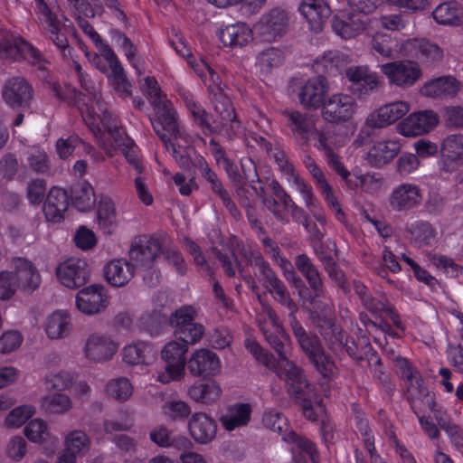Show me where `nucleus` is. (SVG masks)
<instances>
[{
    "label": "nucleus",
    "instance_id": "1",
    "mask_svg": "<svg viewBox=\"0 0 463 463\" xmlns=\"http://www.w3.org/2000/svg\"><path fill=\"white\" fill-rule=\"evenodd\" d=\"M290 326L302 352L316 370L323 376H328L332 373L335 368L334 361L326 353L319 337L316 334L306 331L296 317H291Z\"/></svg>",
    "mask_w": 463,
    "mask_h": 463
},
{
    "label": "nucleus",
    "instance_id": "2",
    "mask_svg": "<svg viewBox=\"0 0 463 463\" xmlns=\"http://www.w3.org/2000/svg\"><path fill=\"white\" fill-rule=\"evenodd\" d=\"M152 106L156 111V117L150 118L151 124L165 148L168 149L170 141L184 138V133L177 122L176 112L167 99Z\"/></svg>",
    "mask_w": 463,
    "mask_h": 463
},
{
    "label": "nucleus",
    "instance_id": "3",
    "mask_svg": "<svg viewBox=\"0 0 463 463\" xmlns=\"http://www.w3.org/2000/svg\"><path fill=\"white\" fill-rule=\"evenodd\" d=\"M211 100L216 113V119L223 131V136L232 139L241 128V122L238 120L235 109L231 99L223 92L222 89L216 86H209Z\"/></svg>",
    "mask_w": 463,
    "mask_h": 463
},
{
    "label": "nucleus",
    "instance_id": "4",
    "mask_svg": "<svg viewBox=\"0 0 463 463\" xmlns=\"http://www.w3.org/2000/svg\"><path fill=\"white\" fill-rule=\"evenodd\" d=\"M276 373L285 381L287 392L292 399L303 398L313 393L314 387L308 383L304 371L294 362L288 359L279 362Z\"/></svg>",
    "mask_w": 463,
    "mask_h": 463
},
{
    "label": "nucleus",
    "instance_id": "5",
    "mask_svg": "<svg viewBox=\"0 0 463 463\" xmlns=\"http://www.w3.org/2000/svg\"><path fill=\"white\" fill-rule=\"evenodd\" d=\"M289 27V15L287 10L273 7L262 14L254 25L256 33L265 42H272L285 35Z\"/></svg>",
    "mask_w": 463,
    "mask_h": 463
},
{
    "label": "nucleus",
    "instance_id": "6",
    "mask_svg": "<svg viewBox=\"0 0 463 463\" xmlns=\"http://www.w3.org/2000/svg\"><path fill=\"white\" fill-rule=\"evenodd\" d=\"M187 351L188 345L176 338L165 345L161 356L166 364L165 373L158 377L161 383H168L172 380H179L184 376L186 364L184 355Z\"/></svg>",
    "mask_w": 463,
    "mask_h": 463
},
{
    "label": "nucleus",
    "instance_id": "7",
    "mask_svg": "<svg viewBox=\"0 0 463 463\" xmlns=\"http://www.w3.org/2000/svg\"><path fill=\"white\" fill-rule=\"evenodd\" d=\"M381 71L387 77L390 84L399 88L414 85L422 75L420 65L408 60L383 64Z\"/></svg>",
    "mask_w": 463,
    "mask_h": 463
},
{
    "label": "nucleus",
    "instance_id": "8",
    "mask_svg": "<svg viewBox=\"0 0 463 463\" xmlns=\"http://www.w3.org/2000/svg\"><path fill=\"white\" fill-rule=\"evenodd\" d=\"M355 109L356 102L353 97L335 94L325 101L322 107V118L331 124H342L353 118Z\"/></svg>",
    "mask_w": 463,
    "mask_h": 463
},
{
    "label": "nucleus",
    "instance_id": "9",
    "mask_svg": "<svg viewBox=\"0 0 463 463\" xmlns=\"http://www.w3.org/2000/svg\"><path fill=\"white\" fill-rule=\"evenodd\" d=\"M56 274L62 285L75 289L89 281L90 272L85 260L70 258L56 268Z\"/></svg>",
    "mask_w": 463,
    "mask_h": 463
},
{
    "label": "nucleus",
    "instance_id": "10",
    "mask_svg": "<svg viewBox=\"0 0 463 463\" xmlns=\"http://www.w3.org/2000/svg\"><path fill=\"white\" fill-rule=\"evenodd\" d=\"M2 97L12 108H29L33 98V89L25 78L13 76L5 80Z\"/></svg>",
    "mask_w": 463,
    "mask_h": 463
},
{
    "label": "nucleus",
    "instance_id": "11",
    "mask_svg": "<svg viewBox=\"0 0 463 463\" xmlns=\"http://www.w3.org/2000/svg\"><path fill=\"white\" fill-rule=\"evenodd\" d=\"M345 76L353 83V94L359 99L367 98L382 86L378 75L367 66H351L345 71Z\"/></svg>",
    "mask_w": 463,
    "mask_h": 463
},
{
    "label": "nucleus",
    "instance_id": "12",
    "mask_svg": "<svg viewBox=\"0 0 463 463\" xmlns=\"http://www.w3.org/2000/svg\"><path fill=\"white\" fill-rule=\"evenodd\" d=\"M68 100L69 104L74 105L80 111L83 120L90 128L95 137L97 138L99 146L107 152L109 156H112L110 149L107 146L106 143L102 140V131L97 123V118H100V113L95 110L93 105L90 106L84 100V94L76 90L75 88L68 87Z\"/></svg>",
    "mask_w": 463,
    "mask_h": 463
},
{
    "label": "nucleus",
    "instance_id": "13",
    "mask_svg": "<svg viewBox=\"0 0 463 463\" xmlns=\"http://www.w3.org/2000/svg\"><path fill=\"white\" fill-rule=\"evenodd\" d=\"M186 366L194 377L208 378L220 373L221 361L214 352L201 348L192 354Z\"/></svg>",
    "mask_w": 463,
    "mask_h": 463
},
{
    "label": "nucleus",
    "instance_id": "14",
    "mask_svg": "<svg viewBox=\"0 0 463 463\" xmlns=\"http://www.w3.org/2000/svg\"><path fill=\"white\" fill-rule=\"evenodd\" d=\"M439 123V116L433 110H421L410 114L399 124L400 133L405 137L423 135L431 131Z\"/></svg>",
    "mask_w": 463,
    "mask_h": 463
},
{
    "label": "nucleus",
    "instance_id": "15",
    "mask_svg": "<svg viewBox=\"0 0 463 463\" xmlns=\"http://www.w3.org/2000/svg\"><path fill=\"white\" fill-rule=\"evenodd\" d=\"M162 250V245L158 239L144 236L131 245L129 258L137 267L151 269Z\"/></svg>",
    "mask_w": 463,
    "mask_h": 463
},
{
    "label": "nucleus",
    "instance_id": "16",
    "mask_svg": "<svg viewBox=\"0 0 463 463\" xmlns=\"http://www.w3.org/2000/svg\"><path fill=\"white\" fill-rule=\"evenodd\" d=\"M364 16L355 11H340L332 20L334 32L344 39H351L361 33L366 25Z\"/></svg>",
    "mask_w": 463,
    "mask_h": 463
},
{
    "label": "nucleus",
    "instance_id": "17",
    "mask_svg": "<svg viewBox=\"0 0 463 463\" xmlns=\"http://www.w3.org/2000/svg\"><path fill=\"white\" fill-rule=\"evenodd\" d=\"M108 298L104 288L91 285L80 290L76 295V306L84 314L93 315L102 311L107 306Z\"/></svg>",
    "mask_w": 463,
    "mask_h": 463
},
{
    "label": "nucleus",
    "instance_id": "18",
    "mask_svg": "<svg viewBox=\"0 0 463 463\" xmlns=\"http://www.w3.org/2000/svg\"><path fill=\"white\" fill-rule=\"evenodd\" d=\"M410 109L405 101L385 104L373 111L366 118V123L373 128H385L402 118Z\"/></svg>",
    "mask_w": 463,
    "mask_h": 463
},
{
    "label": "nucleus",
    "instance_id": "19",
    "mask_svg": "<svg viewBox=\"0 0 463 463\" xmlns=\"http://www.w3.org/2000/svg\"><path fill=\"white\" fill-rule=\"evenodd\" d=\"M117 349V344L109 336L91 334L86 340L84 353L88 359L102 362L110 359Z\"/></svg>",
    "mask_w": 463,
    "mask_h": 463
},
{
    "label": "nucleus",
    "instance_id": "20",
    "mask_svg": "<svg viewBox=\"0 0 463 463\" xmlns=\"http://www.w3.org/2000/svg\"><path fill=\"white\" fill-rule=\"evenodd\" d=\"M328 90L327 80L324 76L309 79L298 94L300 103L307 109H317L324 105Z\"/></svg>",
    "mask_w": 463,
    "mask_h": 463
},
{
    "label": "nucleus",
    "instance_id": "21",
    "mask_svg": "<svg viewBox=\"0 0 463 463\" xmlns=\"http://www.w3.org/2000/svg\"><path fill=\"white\" fill-rule=\"evenodd\" d=\"M188 430L194 440L200 444L211 442L216 436L215 420L204 412H196L188 421Z\"/></svg>",
    "mask_w": 463,
    "mask_h": 463
},
{
    "label": "nucleus",
    "instance_id": "22",
    "mask_svg": "<svg viewBox=\"0 0 463 463\" xmlns=\"http://www.w3.org/2000/svg\"><path fill=\"white\" fill-rule=\"evenodd\" d=\"M284 441L291 444L294 463H318V453L314 443L296 432L287 433Z\"/></svg>",
    "mask_w": 463,
    "mask_h": 463
},
{
    "label": "nucleus",
    "instance_id": "23",
    "mask_svg": "<svg viewBox=\"0 0 463 463\" xmlns=\"http://www.w3.org/2000/svg\"><path fill=\"white\" fill-rule=\"evenodd\" d=\"M460 90V84L452 76H441L427 81L420 89V93L432 99L454 98Z\"/></svg>",
    "mask_w": 463,
    "mask_h": 463
},
{
    "label": "nucleus",
    "instance_id": "24",
    "mask_svg": "<svg viewBox=\"0 0 463 463\" xmlns=\"http://www.w3.org/2000/svg\"><path fill=\"white\" fill-rule=\"evenodd\" d=\"M69 207V195L66 190L52 188L43 205V213L50 222L57 223L64 219V213Z\"/></svg>",
    "mask_w": 463,
    "mask_h": 463
},
{
    "label": "nucleus",
    "instance_id": "25",
    "mask_svg": "<svg viewBox=\"0 0 463 463\" xmlns=\"http://www.w3.org/2000/svg\"><path fill=\"white\" fill-rule=\"evenodd\" d=\"M421 194L419 187L411 184H402L393 189L389 203L390 206L398 212L411 210L420 204Z\"/></svg>",
    "mask_w": 463,
    "mask_h": 463
},
{
    "label": "nucleus",
    "instance_id": "26",
    "mask_svg": "<svg viewBox=\"0 0 463 463\" xmlns=\"http://www.w3.org/2000/svg\"><path fill=\"white\" fill-rule=\"evenodd\" d=\"M298 9L314 32L323 30L324 24L331 14L329 6L322 0H303Z\"/></svg>",
    "mask_w": 463,
    "mask_h": 463
},
{
    "label": "nucleus",
    "instance_id": "27",
    "mask_svg": "<svg viewBox=\"0 0 463 463\" xmlns=\"http://www.w3.org/2000/svg\"><path fill=\"white\" fill-rule=\"evenodd\" d=\"M407 392L411 408L417 416L427 410H433L436 405L434 395L424 386L421 378L411 383L407 387Z\"/></svg>",
    "mask_w": 463,
    "mask_h": 463
},
{
    "label": "nucleus",
    "instance_id": "28",
    "mask_svg": "<svg viewBox=\"0 0 463 463\" xmlns=\"http://www.w3.org/2000/svg\"><path fill=\"white\" fill-rule=\"evenodd\" d=\"M13 266L14 271L12 273L17 281V288L20 286L23 290L32 292L39 286L41 276L31 261L16 258L13 260Z\"/></svg>",
    "mask_w": 463,
    "mask_h": 463
},
{
    "label": "nucleus",
    "instance_id": "29",
    "mask_svg": "<svg viewBox=\"0 0 463 463\" xmlns=\"http://www.w3.org/2000/svg\"><path fill=\"white\" fill-rule=\"evenodd\" d=\"M295 267L306 279L309 288L313 291L316 298L324 296V283L321 274L313 263L312 260L306 254H298L294 260Z\"/></svg>",
    "mask_w": 463,
    "mask_h": 463
},
{
    "label": "nucleus",
    "instance_id": "30",
    "mask_svg": "<svg viewBox=\"0 0 463 463\" xmlns=\"http://www.w3.org/2000/svg\"><path fill=\"white\" fill-rule=\"evenodd\" d=\"M106 61L111 70V81L115 91L123 99L131 95L132 85L128 81L123 67L112 49H106Z\"/></svg>",
    "mask_w": 463,
    "mask_h": 463
},
{
    "label": "nucleus",
    "instance_id": "31",
    "mask_svg": "<svg viewBox=\"0 0 463 463\" xmlns=\"http://www.w3.org/2000/svg\"><path fill=\"white\" fill-rule=\"evenodd\" d=\"M283 115L288 118V125L294 133H297L305 143H308L313 132L316 131V121L308 114L298 110H284Z\"/></svg>",
    "mask_w": 463,
    "mask_h": 463
},
{
    "label": "nucleus",
    "instance_id": "32",
    "mask_svg": "<svg viewBox=\"0 0 463 463\" xmlns=\"http://www.w3.org/2000/svg\"><path fill=\"white\" fill-rule=\"evenodd\" d=\"M262 311L270 320L272 325L278 329V334L270 333L268 334L266 331L264 332L267 342L269 345L275 350L278 354L280 362H283L288 359L286 351H285V344L283 339L285 335L282 332L281 323L279 321V317L277 316L275 310L267 303H262Z\"/></svg>",
    "mask_w": 463,
    "mask_h": 463
},
{
    "label": "nucleus",
    "instance_id": "33",
    "mask_svg": "<svg viewBox=\"0 0 463 463\" xmlns=\"http://www.w3.org/2000/svg\"><path fill=\"white\" fill-rule=\"evenodd\" d=\"M134 276V265L123 260H111L105 267V277L115 287L125 286Z\"/></svg>",
    "mask_w": 463,
    "mask_h": 463
},
{
    "label": "nucleus",
    "instance_id": "34",
    "mask_svg": "<svg viewBox=\"0 0 463 463\" xmlns=\"http://www.w3.org/2000/svg\"><path fill=\"white\" fill-rule=\"evenodd\" d=\"M44 329L51 339L64 338L71 331V317L65 311H55L46 318Z\"/></svg>",
    "mask_w": 463,
    "mask_h": 463
},
{
    "label": "nucleus",
    "instance_id": "35",
    "mask_svg": "<svg viewBox=\"0 0 463 463\" xmlns=\"http://www.w3.org/2000/svg\"><path fill=\"white\" fill-rule=\"evenodd\" d=\"M219 38L226 46L241 47L251 40V31L245 24H231L220 31Z\"/></svg>",
    "mask_w": 463,
    "mask_h": 463
},
{
    "label": "nucleus",
    "instance_id": "36",
    "mask_svg": "<svg viewBox=\"0 0 463 463\" xmlns=\"http://www.w3.org/2000/svg\"><path fill=\"white\" fill-rule=\"evenodd\" d=\"M399 149V144L394 141L378 142L369 150L367 160L373 166L381 167L392 161Z\"/></svg>",
    "mask_w": 463,
    "mask_h": 463
},
{
    "label": "nucleus",
    "instance_id": "37",
    "mask_svg": "<svg viewBox=\"0 0 463 463\" xmlns=\"http://www.w3.org/2000/svg\"><path fill=\"white\" fill-rule=\"evenodd\" d=\"M250 407L246 403L231 406L227 412L220 417L222 427L232 431L238 427L245 426L250 419Z\"/></svg>",
    "mask_w": 463,
    "mask_h": 463
},
{
    "label": "nucleus",
    "instance_id": "38",
    "mask_svg": "<svg viewBox=\"0 0 463 463\" xmlns=\"http://www.w3.org/2000/svg\"><path fill=\"white\" fill-rule=\"evenodd\" d=\"M72 204L80 212L90 211L95 204L93 187L87 182H80L71 188Z\"/></svg>",
    "mask_w": 463,
    "mask_h": 463
},
{
    "label": "nucleus",
    "instance_id": "39",
    "mask_svg": "<svg viewBox=\"0 0 463 463\" xmlns=\"http://www.w3.org/2000/svg\"><path fill=\"white\" fill-rule=\"evenodd\" d=\"M221 392V387L214 381L194 384L188 390V395L192 400L205 404L215 402L220 398Z\"/></svg>",
    "mask_w": 463,
    "mask_h": 463
},
{
    "label": "nucleus",
    "instance_id": "40",
    "mask_svg": "<svg viewBox=\"0 0 463 463\" xmlns=\"http://www.w3.org/2000/svg\"><path fill=\"white\" fill-rule=\"evenodd\" d=\"M155 355L154 348L146 342H137L124 348L123 360L128 364H146Z\"/></svg>",
    "mask_w": 463,
    "mask_h": 463
},
{
    "label": "nucleus",
    "instance_id": "41",
    "mask_svg": "<svg viewBox=\"0 0 463 463\" xmlns=\"http://www.w3.org/2000/svg\"><path fill=\"white\" fill-rule=\"evenodd\" d=\"M434 20L443 25H463V12L458 10L451 4H440L432 12Z\"/></svg>",
    "mask_w": 463,
    "mask_h": 463
},
{
    "label": "nucleus",
    "instance_id": "42",
    "mask_svg": "<svg viewBox=\"0 0 463 463\" xmlns=\"http://www.w3.org/2000/svg\"><path fill=\"white\" fill-rule=\"evenodd\" d=\"M150 440L160 448H169L176 444L190 443L185 437H176L173 430L164 425L154 427L149 432Z\"/></svg>",
    "mask_w": 463,
    "mask_h": 463
},
{
    "label": "nucleus",
    "instance_id": "43",
    "mask_svg": "<svg viewBox=\"0 0 463 463\" xmlns=\"http://www.w3.org/2000/svg\"><path fill=\"white\" fill-rule=\"evenodd\" d=\"M72 407L71 398L63 393H53L42 399V408L50 414H63Z\"/></svg>",
    "mask_w": 463,
    "mask_h": 463
},
{
    "label": "nucleus",
    "instance_id": "44",
    "mask_svg": "<svg viewBox=\"0 0 463 463\" xmlns=\"http://www.w3.org/2000/svg\"><path fill=\"white\" fill-rule=\"evenodd\" d=\"M133 385L127 377L109 380L106 384V393L118 402H126L133 394Z\"/></svg>",
    "mask_w": 463,
    "mask_h": 463
},
{
    "label": "nucleus",
    "instance_id": "45",
    "mask_svg": "<svg viewBox=\"0 0 463 463\" xmlns=\"http://www.w3.org/2000/svg\"><path fill=\"white\" fill-rule=\"evenodd\" d=\"M90 440L82 430H72L65 437V452L74 458L76 455L85 454L90 449Z\"/></svg>",
    "mask_w": 463,
    "mask_h": 463
},
{
    "label": "nucleus",
    "instance_id": "46",
    "mask_svg": "<svg viewBox=\"0 0 463 463\" xmlns=\"http://www.w3.org/2000/svg\"><path fill=\"white\" fill-rule=\"evenodd\" d=\"M441 153L452 162L463 163V134L448 136L442 142Z\"/></svg>",
    "mask_w": 463,
    "mask_h": 463
},
{
    "label": "nucleus",
    "instance_id": "47",
    "mask_svg": "<svg viewBox=\"0 0 463 463\" xmlns=\"http://www.w3.org/2000/svg\"><path fill=\"white\" fill-rule=\"evenodd\" d=\"M407 231L411 234L414 243L418 247L430 245L435 239V230L427 222H416L407 227Z\"/></svg>",
    "mask_w": 463,
    "mask_h": 463
},
{
    "label": "nucleus",
    "instance_id": "48",
    "mask_svg": "<svg viewBox=\"0 0 463 463\" xmlns=\"http://www.w3.org/2000/svg\"><path fill=\"white\" fill-rule=\"evenodd\" d=\"M417 57L427 63L439 62L443 59V51L433 43L422 39L414 43Z\"/></svg>",
    "mask_w": 463,
    "mask_h": 463
},
{
    "label": "nucleus",
    "instance_id": "49",
    "mask_svg": "<svg viewBox=\"0 0 463 463\" xmlns=\"http://www.w3.org/2000/svg\"><path fill=\"white\" fill-rule=\"evenodd\" d=\"M262 422L267 429L280 435L283 441L287 433L295 432L289 428L286 417L273 410L264 412Z\"/></svg>",
    "mask_w": 463,
    "mask_h": 463
},
{
    "label": "nucleus",
    "instance_id": "50",
    "mask_svg": "<svg viewBox=\"0 0 463 463\" xmlns=\"http://www.w3.org/2000/svg\"><path fill=\"white\" fill-rule=\"evenodd\" d=\"M25 44L26 41L19 37L4 39L0 41V57L14 61L22 60Z\"/></svg>",
    "mask_w": 463,
    "mask_h": 463
},
{
    "label": "nucleus",
    "instance_id": "51",
    "mask_svg": "<svg viewBox=\"0 0 463 463\" xmlns=\"http://www.w3.org/2000/svg\"><path fill=\"white\" fill-rule=\"evenodd\" d=\"M204 334V327L194 321L184 327L174 330L176 339L188 345H194L200 341Z\"/></svg>",
    "mask_w": 463,
    "mask_h": 463
},
{
    "label": "nucleus",
    "instance_id": "52",
    "mask_svg": "<svg viewBox=\"0 0 463 463\" xmlns=\"http://www.w3.org/2000/svg\"><path fill=\"white\" fill-rule=\"evenodd\" d=\"M192 115L194 117L195 124L199 128H201L204 135L218 133L223 136L222 128H221L217 119L214 118L213 120V124H211L209 121V114L203 108L197 109V111H195Z\"/></svg>",
    "mask_w": 463,
    "mask_h": 463
},
{
    "label": "nucleus",
    "instance_id": "53",
    "mask_svg": "<svg viewBox=\"0 0 463 463\" xmlns=\"http://www.w3.org/2000/svg\"><path fill=\"white\" fill-rule=\"evenodd\" d=\"M195 310L190 306H184L176 309L168 318L174 330L184 327L194 321Z\"/></svg>",
    "mask_w": 463,
    "mask_h": 463
},
{
    "label": "nucleus",
    "instance_id": "54",
    "mask_svg": "<svg viewBox=\"0 0 463 463\" xmlns=\"http://www.w3.org/2000/svg\"><path fill=\"white\" fill-rule=\"evenodd\" d=\"M24 433L33 442H43L49 436L47 423L40 419L32 420L24 429Z\"/></svg>",
    "mask_w": 463,
    "mask_h": 463
},
{
    "label": "nucleus",
    "instance_id": "55",
    "mask_svg": "<svg viewBox=\"0 0 463 463\" xmlns=\"http://www.w3.org/2000/svg\"><path fill=\"white\" fill-rule=\"evenodd\" d=\"M100 112V118L97 120H100L103 128L109 132V136L113 138L115 145L120 149L123 146L128 144V140H131L125 133L116 126H111L107 121L109 114L108 113L105 107L99 109Z\"/></svg>",
    "mask_w": 463,
    "mask_h": 463
},
{
    "label": "nucleus",
    "instance_id": "56",
    "mask_svg": "<svg viewBox=\"0 0 463 463\" xmlns=\"http://www.w3.org/2000/svg\"><path fill=\"white\" fill-rule=\"evenodd\" d=\"M33 413L34 410L32 406H19L8 413L5 422L8 427L18 428L32 417Z\"/></svg>",
    "mask_w": 463,
    "mask_h": 463
},
{
    "label": "nucleus",
    "instance_id": "57",
    "mask_svg": "<svg viewBox=\"0 0 463 463\" xmlns=\"http://www.w3.org/2000/svg\"><path fill=\"white\" fill-rule=\"evenodd\" d=\"M245 347L254 356V358L264 366L270 367L273 365V355L267 350L263 349L254 339H246Z\"/></svg>",
    "mask_w": 463,
    "mask_h": 463
},
{
    "label": "nucleus",
    "instance_id": "58",
    "mask_svg": "<svg viewBox=\"0 0 463 463\" xmlns=\"http://www.w3.org/2000/svg\"><path fill=\"white\" fill-rule=\"evenodd\" d=\"M115 218L114 203L110 198H101L99 202L98 220L99 224L108 227L112 224Z\"/></svg>",
    "mask_w": 463,
    "mask_h": 463
},
{
    "label": "nucleus",
    "instance_id": "59",
    "mask_svg": "<svg viewBox=\"0 0 463 463\" xmlns=\"http://www.w3.org/2000/svg\"><path fill=\"white\" fill-rule=\"evenodd\" d=\"M50 32V39L61 51L63 59H69L71 55V48L69 46V41L65 33L60 30V23L55 24L54 27H48Z\"/></svg>",
    "mask_w": 463,
    "mask_h": 463
},
{
    "label": "nucleus",
    "instance_id": "60",
    "mask_svg": "<svg viewBox=\"0 0 463 463\" xmlns=\"http://www.w3.org/2000/svg\"><path fill=\"white\" fill-rule=\"evenodd\" d=\"M46 192V183L43 179H34L27 185V198L33 204H39Z\"/></svg>",
    "mask_w": 463,
    "mask_h": 463
},
{
    "label": "nucleus",
    "instance_id": "61",
    "mask_svg": "<svg viewBox=\"0 0 463 463\" xmlns=\"http://www.w3.org/2000/svg\"><path fill=\"white\" fill-rule=\"evenodd\" d=\"M324 339L333 353L335 354L343 353L344 335L336 326H331L330 331L325 333Z\"/></svg>",
    "mask_w": 463,
    "mask_h": 463
},
{
    "label": "nucleus",
    "instance_id": "62",
    "mask_svg": "<svg viewBox=\"0 0 463 463\" xmlns=\"http://www.w3.org/2000/svg\"><path fill=\"white\" fill-rule=\"evenodd\" d=\"M17 289V281L12 272L3 271L0 273V298H10Z\"/></svg>",
    "mask_w": 463,
    "mask_h": 463
},
{
    "label": "nucleus",
    "instance_id": "63",
    "mask_svg": "<svg viewBox=\"0 0 463 463\" xmlns=\"http://www.w3.org/2000/svg\"><path fill=\"white\" fill-rule=\"evenodd\" d=\"M81 139L77 136H70L67 138H59L56 142V150L61 159L68 158L73 150L80 146Z\"/></svg>",
    "mask_w": 463,
    "mask_h": 463
},
{
    "label": "nucleus",
    "instance_id": "64",
    "mask_svg": "<svg viewBox=\"0 0 463 463\" xmlns=\"http://www.w3.org/2000/svg\"><path fill=\"white\" fill-rule=\"evenodd\" d=\"M446 125L453 128H463V107L451 106L444 109Z\"/></svg>",
    "mask_w": 463,
    "mask_h": 463
}]
</instances>
